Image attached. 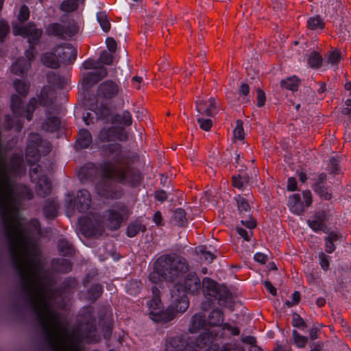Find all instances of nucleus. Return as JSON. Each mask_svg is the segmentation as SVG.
<instances>
[{"mask_svg": "<svg viewBox=\"0 0 351 351\" xmlns=\"http://www.w3.org/2000/svg\"><path fill=\"white\" fill-rule=\"evenodd\" d=\"M38 320L53 351H83L82 342L97 341L92 322L86 330L69 332L60 319L59 313L52 306H32Z\"/></svg>", "mask_w": 351, "mask_h": 351, "instance_id": "nucleus-1", "label": "nucleus"}, {"mask_svg": "<svg viewBox=\"0 0 351 351\" xmlns=\"http://www.w3.org/2000/svg\"><path fill=\"white\" fill-rule=\"evenodd\" d=\"M130 125L132 124V116L128 111H124L122 114L112 117V125L106 126L99 132L98 148L102 152L111 153L121 152V146L117 141H123L127 139L125 130L118 125Z\"/></svg>", "mask_w": 351, "mask_h": 351, "instance_id": "nucleus-2", "label": "nucleus"}, {"mask_svg": "<svg viewBox=\"0 0 351 351\" xmlns=\"http://www.w3.org/2000/svg\"><path fill=\"white\" fill-rule=\"evenodd\" d=\"M188 269V263L184 258L164 255L154 263V270L149 274V279L156 284L164 280L173 281Z\"/></svg>", "mask_w": 351, "mask_h": 351, "instance_id": "nucleus-3", "label": "nucleus"}, {"mask_svg": "<svg viewBox=\"0 0 351 351\" xmlns=\"http://www.w3.org/2000/svg\"><path fill=\"white\" fill-rule=\"evenodd\" d=\"M99 171L104 179L130 186L138 185L141 180L139 173L121 163L103 162L99 165Z\"/></svg>", "mask_w": 351, "mask_h": 351, "instance_id": "nucleus-4", "label": "nucleus"}, {"mask_svg": "<svg viewBox=\"0 0 351 351\" xmlns=\"http://www.w3.org/2000/svg\"><path fill=\"white\" fill-rule=\"evenodd\" d=\"M13 34L14 35H20L27 38V40L31 47L25 51V57L27 60L19 59L12 65V71L17 75L23 73L27 71L31 65V60L34 58L36 53V49L32 47L39 39L41 35V31L36 29L33 25H14Z\"/></svg>", "mask_w": 351, "mask_h": 351, "instance_id": "nucleus-5", "label": "nucleus"}, {"mask_svg": "<svg viewBox=\"0 0 351 351\" xmlns=\"http://www.w3.org/2000/svg\"><path fill=\"white\" fill-rule=\"evenodd\" d=\"M77 50L70 44L56 45L44 53L40 60L42 63L51 68H57L62 63L71 62L75 60Z\"/></svg>", "mask_w": 351, "mask_h": 351, "instance_id": "nucleus-6", "label": "nucleus"}, {"mask_svg": "<svg viewBox=\"0 0 351 351\" xmlns=\"http://www.w3.org/2000/svg\"><path fill=\"white\" fill-rule=\"evenodd\" d=\"M203 291L206 296L218 300L220 306L231 308L232 301L230 293L224 287H218L217 283L208 278L202 281Z\"/></svg>", "mask_w": 351, "mask_h": 351, "instance_id": "nucleus-7", "label": "nucleus"}, {"mask_svg": "<svg viewBox=\"0 0 351 351\" xmlns=\"http://www.w3.org/2000/svg\"><path fill=\"white\" fill-rule=\"evenodd\" d=\"M223 315L219 310H213L209 315L207 324L209 326L217 327L215 329L217 332V337H222L223 335L224 330H228L233 335H238L239 334V330L236 328L231 326L228 324H224L221 325L223 322ZM210 330H213L211 328Z\"/></svg>", "mask_w": 351, "mask_h": 351, "instance_id": "nucleus-8", "label": "nucleus"}, {"mask_svg": "<svg viewBox=\"0 0 351 351\" xmlns=\"http://www.w3.org/2000/svg\"><path fill=\"white\" fill-rule=\"evenodd\" d=\"M36 105L37 100L35 98H32L26 106L25 110H23L20 96L12 95L11 97V107L13 114L16 118H19L24 115L28 121L30 120L32 117V114Z\"/></svg>", "mask_w": 351, "mask_h": 351, "instance_id": "nucleus-9", "label": "nucleus"}, {"mask_svg": "<svg viewBox=\"0 0 351 351\" xmlns=\"http://www.w3.org/2000/svg\"><path fill=\"white\" fill-rule=\"evenodd\" d=\"M127 90L112 81H106L100 84L98 88V95L104 98H113L117 97L123 99L126 96Z\"/></svg>", "mask_w": 351, "mask_h": 351, "instance_id": "nucleus-10", "label": "nucleus"}, {"mask_svg": "<svg viewBox=\"0 0 351 351\" xmlns=\"http://www.w3.org/2000/svg\"><path fill=\"white\" fill-rule=\"evenodd\" d=\"M91 202L90 195L87 190L83 189L77 192L74 199H70L67 204V208L70 210H77L80 213L88 210Z\"/></svg>", "mask_w": 351, "mask_h": 351, "instance_id": "nucleus-11", "label": "nucleus"}, {"mask_svg": "<svg viewBox=\"0 0 351 351\" xmlns=\"http://www.w3.org/2000/svg\"><path fill=\"white\" fill-rule=\"evenodd\" d=\"M234 143L230 152H252L251 147L245 145L243 141L245 133L243 128V122L237 120L233 131Z\"/></svg>", "mask_w": 351, "mask_h": 351, "instance_id": "nucleus-12", "label": "nucleus"}, {"mask_svg": "<svg viewBox=\"0 0 351 351\" xmlns=\"http://www.w3.org/2000/svg\"><path fill=\"white\" fill-rule=\"evenodd\" d=\"M51 151L50 144L47 141H43L38 134H32L29 136L26 154H41Z\"/></svg>", "mask_w": 351, "mask_h": 351, "instance_id": "nucleus-13", "label": "nucleus"}, {"mask_svg": "<svg viewBox=\"0 0 351 351\" xmlns=\"http://www.w3.org/2000/svg\"><path fill=\"white\" fill-rule=\"evenodd\" d=\"M40 169L41 167L40 165L35 166L34 165H32L30 168V176L32 180H37L36 190L38 195L45 196L49 194L51 191V183L46 176L38 178L37 174Z\"/></svg>", "mask_w": 351, "mask_h": 351, "instance_id": "nucleus-14", "label": "nucleus"}, {"mask_svg": "<svg viewBox=\"0 0 351 351\" xmlns=\"http://www.w3.org/2000/svg\"><path fill=\"white\" fill-rule=\"evenodd\" d=\"M175 287L176 290L180 289V293L184 294V293L187 292L195 294L199 291L201 283L195 274H190L184 278L182 283L176 284Z\"/></svg>", "mask_w": 351, "mask_h": 351, "instance_id": "nucleus-15", "label": "nucleus"}, {"mask_svg": "<svg viewBox=\"0 0 351 351\" xmlns=\"http://www.w3.org/2000/svg\"><path fill=\"white\" fill-rule=\"evenodd\" d=\"M237 202V208L239 213L243 215V217H249L248 219H242L241 223L249 229H252L256 227V221L251 217V209L247 200L245 197L238 195L235 198Z\"/></svg>", "mask_w": 351, "mask_h": 351, "instance_id": "nucleus-16", "label": "nucleus"}, {"mask_svg": "<svg viewBox=\"0 0 351 351\" xmlns=\"http://www.w3.org/2000/svg\"><path fill=\"white\" fill-rule=\"evenodd\" d=\"M206 322L205 319V315L202 313H195L193 315L191 319L189 325V331L191 333H197L200 330L204 329V332L202 333L197 339H198L205 332H209L210 331H213V334L214 337H217V332L215 330H210V328H206Z\"/></svg>", "mask_w": 351, "mask_h": 351, "instance_id": "nucleus-17", "label": "nucleus"}, {"mask_svg": "<svg viewBox=\"0 0 351 351\" xmlns=\"http://www.w3.org/2000/svg\"><path fill=\"white\" fill-rule=\"evenodd\" d=\"M170 307L175 311L176 315L178 313H184L189 308V301L184 294L180 293L179 289L172 290Z\"/></svg>", "mask_w": 351, "mask_h": 351, "instance_id": "nucleus-18", "label": "nucleus"}, {"mask_svg": "<svg viewBox=\"0 0 351 351\" xmlns=\"http://www.w3.org/2000/svg\"><path fill=\"white\" fill-rule=\"evenodd\" d=\"M128 214V210L125 206H121L119 210H110L108 211L106 225L110 230L118 229L121 223L123 217Z\"/></svg>", "mask_w": 351, "mask_h": 351, "instance_id": "nucleus-19", "label": "nucleus"}, {"mask_svg": "<svg viewBox=\"0 0 351 351\" xmlns=\"http://www.w3.org/2000/svg\"><path fill=\"white\" fill-rule=\"evenodd\" d=\"M216 108L217 103L213 98H210L208 100L198 99L195 101L197 114H200V116L212 117L215 114Z\"/></svg>", "mask_w": 351, "mask_h": 351, "instance_id": "nucleus-20", "label": "nucleus"}, {"mask_svg": "<svg viewBox=\"0 0 351 351\" xmlns=\"http://www.w3.org/2000/svg\"><path fill=\"white\" fill-rule=\"evenodd\" d=\"M213 332V331H210L202 335L197 339V345L202 348L208 347L209 351H217L218 346L215 343L217 337H214ZM219 351H231V350L228 346H224Z\"/></svg>", "mask_w": 351, "mask_h": 351, "instance_id": "nucleus-21", "label": "nucleus"}, {"mask_svg": "<svg viewBox=\"0 0 351 351\" xmlns=\"http://www.w3.org/2000/svg\"><path fill=\"white\" fill-rule=\"evenodd\" d=\"M47 30L51 35L72 36L78 32L79 27L75 23H69L65 29L61 25L56 23L49 25Z\"/></svg>", "mask_w": 351, "mask_h": 351, "instance_id": "nucleus-22", "label": "nucleus"}, {"mask_svg": "<svg viewBox=\"0 0 351 351\" xmlns=\"http://www.w3.org/2000/svg\"><path fill=\"white\" fill-rule=\"evenodd\" d=\"M150 318L156 322H167L176 317V313L170 306L163 311L162 308H156L149 312Z\"/></svg>", "mask_w": 351, "mask_h": 351, "instance_id": "nucleus-23", "label": "nucleus"}, {"mask_svg": "<svg viewBox=\"0 0 351 351\" xmlns=\"http://www.w3.org/2000/svg\"><path fill=\"white\" fill-rule=\"evenodd\" d=\"M327 215L324 211H319L312 216L307 221L309 227L315 232L324 230Z\"/></svg>", "mask_w": 351, "mask_h": 351, "instance_id": "nucleus-24", "label": "nucleus"}, {"mask_svg": "<svg viewBox=\"0 0 351 351\" xmlns=\"http://www.w3.org/2000/svg\"><path fill=\"white\" fill-rule=\"evenodd\" d=\"M188 346L182 337H175L167 341L165 351H186L189 348Z\"/></svg>", "mask_w": 351, "mask_h": 351, "instance_id": "nucleus-25", "label": "nucleus"}, {"mask_svg": "<svg viewBox=\"0 0 351 351\" xmlns=\"http://www.w3.org/2000/svg\"><path fill=\"white\" fill-rule=\"evenodd\" d=\"M97 194L106 199H117L121 197L122 192L119 190L112 191L104 184L99 183L96 186Z\"/></svg>", "mask_w": 351, "mask_h": 351, "instance_id": "nucleus-26", "label": "nucleus"}, {"mask_svg": "<svg viewBox=\"0 0 351 351\" xmlns=\"http://www.w3.org/2000/svg\"><path fill=\"white\" fill-rule=\"evenodd\" d=\"M288 206L291 211L296 215H300L304 211V206L299 194H293L289 197Z\"/></svg>", "mask_w": 351, "mask_h": 351, "instance_id": "nucleus-27", "label": "nucleus"}, {"mask_svg": "<svg viewBox=\"0 0 351 351\" xmlns=\"http://www.w3.org/2000/svg\"><path fill=\"white\" fill-rule=\"evenodd\" d=\"M92 137L90 132L86 130H81L75 146L77 149L86 148L90 145Z\"/></svg>", "mask_w": 351, "mask_h": 351, "instance_id": "nucleus-28", "label": "nucleus"}, {"mask_svg": "<svg viewBox=\"0 0 351 351\" xmlns=\"http://www.w3.org/2000/svg\"><path fill=\"white\" fill-rule=\"evenodd\" d=\"M233 186L239 189L245 188L250 182V176L240 173L237 176L232 177Z\"/></svg>", "mask_w": 351, "mask_h": 351, "instance_id": "nucleus-29", "label": "nucleus"}, {"mask_svg": "<svg viewBox=\"0 0 351 351\" xmlns=\"http://www.w3.org/2000/svg\"><path fill=\"white\" fill-rule=\"evenodd\" d=\"M153 298L148 302V306L149 312L156 308H161V300L159 298L160 291L156 287H153L152 289Z\"/></svg>", "mask_w": 351, "mask_h": 351, "instance_id": "nucleus-30", "label": "nucleus"}, {"mask_svg": "<svg viewBox=\"0 0 351 351\" xmlns=\"http://www.w3.org/2000/svg\"><path fill=\"white\" fill-rule=\"evenodd\" d=\"M60 125V121L57 117L48 118L43 124V128L46 131L53 132L56 130Z\"/></svg>", "mask_w": 351, "mask_h": 351, "instance_id": "nucleus-31", "label": "nucleus"}, {"mask_svg": "<svg viewBox=\"0 0 351 351\" xmlns=\"http://www.w3.org/2000/svg\"><path fill=\"white\" fill-rule=\"evenodd\" d=\"M298 84L299 80L295 76L288 77L286 80H283L281 81V86L285 88L290 90L291 91H295L297 90Z\"/></svg>", "mask_w": 351, "mask_h": 351, "instance_id": "nucleus-32", "label": "nucleus"}, {"mask_svg": "<svg viewBox=\"0 0 351 351\" xmlns=\"http://www.w3.org/2000/svg\"><path fill=\"white\" fill-rule=\"evenodd\" d=\"M322 58L317 52H311L307 56L308 64L312 68H317L322 63Z\"/></svg>", "mask_w": 351, "mask_h": 351, "instance_id": "nucleus-33", "label": "nucleus"}, {"mask_svg": "<svg viewBox=\"0 0 351 351\" xmlns=\"http://www.w3.org/2000/svg\"><path fill=\"white\" fill-rule=\"evenodd\" d=\"M145 228L143 227L142 224L138 221H135L134 223H131L128 227L127 233L128 237H135L140 231L144 230Z\"/></svg>", "mask_w": 351, "mask_h": 351, "instance_id": "nucleus-34", "label": "nucleus"}, {"mask_svg": "<svg viewBox=\"0 0 351 351\" xmlns=\"http://www.w3.org/2000/svg\"><path fill=\"white\" fill-rule=\"evenodd\" d=\"M307 24L308 27L313 30L322 29L324 27V22L318 16L311 17L308 20Z\"/></svg>", "mask_w": 351, "mask_h": 351, "instance_id": "nucleus-35", "label": "nucleus"}, {"mask_svg": "<svg viewBox=\"0 0 351 351\" xmlns=\"http://www.w3.org/2000/svg\"><path fill=\"white\" fill-rule=\"evenodd\" d=\"M57 205L54 202H51L44 206V213L47 218H53L57 214Z\"/></svg>", "mask_w": 351, "mask_h": 351, "instance_id": "nucleus-36", "label": "nucleus"}, {"mask_svg": "<svg viewBox=\"0 0 351 351\" xmlns=\"http://www.w3.org/2000/svg\"><path fill=\"white\" fill-rule=\"evenodd\" d=\"M84 1V0H65L60 5L61 10L65 12L73 11L76 9L78 3Z\"/></svg>", "mask_w": 351, "mask_h": 351, "instance_id": "nucleus-37", "label": "nucleus"}, {"mask_svg": "<svg viewBox=\"0 0 351 351\" xmlns=\"http://www.w3.org/2000/svg\"><path fill=\"white\" fill-rule=\"evenodd\" d=\"M204 117L197 114V121L202 130L208 131L213 125V121L210 118H204Z\"/></svg>", "mask_w": 351, "mask_h": 351, "instance_id": "nucleus-38", "label": "nucleus"}, {"mask_svg": "<svg viewBox=\"0 0 351 351\" xmlns=\"http://www.w3.org/2000/svg\"><path fill=\"white\" fill-rule=\"evenodd\" d=\"M97 19L99 23L101 29L104 32L109 31L110 28V23L107 19V16L105 12H99L97 14Z\"/></svg>", "mask_w": 351, "mask_h": 351, "instance_id": "nucleus-39", "label": "nucleus"}, {"mask_svg": "<svg viewBox=\"0 0 351 351\" xmlns=\"http://www.w3.org/2000/svg\"><path fill=\"white\" fill-rule=\"evenodd\" d=\"M294 343L300 348H304L307 343L308 338L300 335L295 330L293 331Z\"/></svg>", "mask_w": 351, "mask_h": 351, "instance_id": "nucleus-40", "label": "nucleus"}, {"mask_svg": "<svg viewBox=\"0 0 351 351\" xmlns=\"http://www.w3.org/2000/svg\"><path fill=\"white\" fill-rule=\"evenodd\" d=\"M313 189L322 198L328 200L331 198V193L328 191L327 188L324 186L313 185Z\"/></svg>", "mask_w": 351, "mask_h": 351, "instance_id": "nucleus-41", "label": "nucleus"}, {"mask_svg": "<svg viewBox=\"0 0 351 351\" xmlns=\"http://www.w3.org/2000/svg\"><path fill=\"white\" fill-rule=\"evenodd\" d=\"M197 253L200 256V258L203 259L208 263L211 262L214 258L215 256L210 252L206 250L204 246H200L197 250Z\"/></svg>", "mask_w": 351, "mask_h": 351, "instance_id": "nucleus-42", "label": "nucleus"}, {"mask_svg": "<svg viewBox=\"0 0 351 351\" xmlns=\"http://www.w3.org/2000/svg\"><path fill=\"white\" fill-rule=\"evenodd\" d=\"M173 219L178 225L184 226L186 222L185 211L182 208L176 209L173 213Z\"/></svg>", "mask_w": 351, "mask_h": 351, "instance_id": "nucleus-43", "label": "nucleus"}, {"mask_svg": "<svg viewBox=\"0 0 351 351\" xmlns=\"http://www.w3.org/2000/svg\"><path fill=\"white\" fill-rule=\"evenodd\" d=\"M318 258H319V263L321 267L325 271L328 270L329 267H330V257L329 256L326 255L323 252H321L318 254Z\"/></svg>", "mask_w": 351, "mask_h": 351, "instance_id": "nucleus-44", "label": "nucleus"}, {"mask_svg": "<svg viewBox=\"0 0 351 351\" xmlns=\"http://www.w3.org/2000/svg\"><path fill=\"white\" fill-rule=\"evenodd\" d=\"M14 88L19 95H23L27 93L29 85L23 81L17 80L14 82Z\"/></svg>", "mask_w": 351, "mask_h": 351, "instance_id": "nucleus-45", "label": "nucleus"}, {"mask_svg": "<svg viewBox=\"0 0 351 351\" xmlns=\"http://www.w3.org/2000/svg\"><path fill=\"white\" fill-rule=\"evenodd\" d=\"M101 292V285H95L88 291V298L91 300H95L100 296Z\"/></svg>", "mask_w": 351, "mask_h": 351, "instance_id": "nucleus-46", "label": "nucleus"}, {"mask_svg": "<svg viewBox=\"0 0 351 351\" xmlns=\"http://www.w3.org/2000/svg\"><path fill=\"white\" fill-rule=\"evenodd\" d=\"M52 101V93L49 90H42L40 93V103L46 106Z\"/></svg>", "mask_w": 351, "mask_h": 351, "instance_id": "nucleus-47", "label": "nucleus"}, {"mask_svg": "<svg viewBox=\"0 0 351 351\" xmlns=\"http://www.w3.org/2000/svg\"><path fill=\"white\" fill-rule=\"evenodd\" d=\"M340 53L337 49H334L328 56V62L332 65L336 64L340 60Z\"/></svg>", "mask_w": 351, "mask_h": 351, "instance_id": "nucleus-48", "label": "nucleus"}, {"mask_svg": "<svg viewBox=\"0 0 351 351\" xmlns=\"http://www.w3.org/2000/svg\"><path fill=\"white\" fill-rule=\"evenodd\" d=\"M328 170L331 173L337 175L339 174L341 171L340 167L339 165V161L335 158H332L330 160Z\"/></svg>", "mask_w": 351, "mask_h": 351, "instance_id": "nucleus-49", "label": "nucleus"}, {"mask_svg": "<svg viewBox=\"0 0 351 351\" xmlns=\"http://www.w3.org/2000/svg\"><path fill=\"white\" fill-rule=\"evenodd\" d=\"M58 248L61 253L66 256L71 252V247L70 244L66 241H60L58 243Z\"/></svg>", "mask_w": 351, "mask_h": 351, "instance_id": "nucleus-50", "label": "nucleus"}, {"mask_svg": "<svg viewBox=\"0 0 351 351\" xmlns=\"http://www.w3.org/2000/svg\"><path fill=\"white\" fill-rule=\"evenodd\" d=\"M292 324L297 328H306V325L303 319L297 313L292 315Z\"/></svg>", "mask_w": 351, "mask_h": 351, "instance_id": "nucleus-51", "label": "nucleus"}, {"mask_svg": "<svg viewBox=\"0 0 351 351\" xmlns=\"http://www.w3.org/2000/svg\"><path fill=\"white\" fill-rule=\"evenodd\" d=\"M141 289V282L138 281L130 282L128 286V292L130 295H136Z\"/></svg>", "mask_w": 351, "mask_h": 351, "instance_id": "nucleus-52", "label": "nucleus"}, {"mask_svg": "<svg viewBox=\"0 0 351 351\" xmlns=\"http://www.w3.org/2000/svg\"><path fill=\"white\" fill-rule=\"evenodd\" d=\"M113 57L110 53L103 51L99 57V61L102 64H110L112 62Z\"/></svg>", "mask_w": 351, "mask_h": 351, "instance_id": "nucleus-53", "label": "nucleus"}, {"mask_svg": "<svg viewBox=\"0 0 351 351\" xmlns=\"http://www.w3.org/2000/svg\"><path fill=\"white\" fill-rule=\"evenodd\" d=\"M300 299V293L298 291H295L292 294V300L291 301L287 300L285 302V304L288 307H291V306L297 304L299 302Z\"/></svg>", "mask_w": 351, "mask_h": 351, "instance_id": "nucleus-54", "label": "nucleus"}, {"mask_svg": "<svg viewBox=\"0 0 351 351\" xmlns=\"http://www.w3.org/2000/svg\"><path fill=\"white\" fill-rule=\"evenodd\" d=\"M28 17H29L28 8L25 5H23L21 8L19 13V16H18L19 20L21 21H23L27 20L28 19Z\"/></svg>", "mask_w": 351, "mask_h": 351, "instance_id": "nucleus-55", "label": "nucleus"}, {"mask_svg": "<svg viewBox=\"0 0 351 351\" xmlns=\"http://www.w3.org/2000/svg\"><path fill=\"white\" fill-rule=\"evenodd\" d=\"M257 106L262 107L265 104V93L260 88L257 89Z\"/></svg>", "mask_w": 351, "mask_h": 351, "instance_id": "nucleus-56", "label": "nucleus"}, {"mask_svg": "<svg viewBox=\"0 0 351 351\" xmlns=\"http://www.w3.org/2000/svg\"><path fill=\"white\" fill-rule=\"evenodd\" d=\"M8 25L5 21H0V40L3 41V39L8 33Z\"/></svg>", "mask_w": 351, "mask_h": 351, "instance_id": "nucleus-57", "label": "nucleus"}, {"mask_svg": "<svg viewBox=\"0 0 351 351\" xmlns=\"http://www.w3.org/2000/svg\"><path fill=\"white\" fill-rule=\"evenodd\" d=\"M237 233L241 237H243L245 241L250 240V235L252 234L251 231H247L245 229L240 228V227L237 228Z\"/></svg>", "mask_w": 351, "mask_h": 351, "instance_id": "nucleus-58", "label": "nucleus"}, {"mask_svg": "<svg viewBox=\"0 0 351 351\" xmlns=\"http://www.w3.org/2000/svg\"><path fill=\"white\" fill-rule=\"evenodd\" d=\"M303 199L306 204V206L308 207L312 203V194L309 190L303 191Z\"/></svg>", "mask_w": 351, "mask_h": 351, "instance_id": "nucleus-59", "label": "nucleus"}, {"mask_svg": "<svg viewBox=\"0 0 351 351\" xmlns=\"http://www.w3.org/2000/svg\"><path fill=\"white\" fill-rule=\"evenodd\" d=\"M106 46L110 52H114L116 49L117 43L115 40L112 38H107L106 40Z\"/></svg>", "mask_w": 351, "mask_h": 351, "instance_id": "nucleus-60", "label": "nucleus"}, {"mask_svg": "<svg viewBox=\"0 0 351 351\" xmlns=\"http://www.w3.org/2000/svg\"><path fill=\"white\" fill-rule=\"evenodd\" d=\"M326 244H325V250L327 253H332L335 250V245L334 242L330 241L327 239H325Z\"/></svg>", "mask_w": 351, "mask_h": 351, "instance_id": "nucleus-61", "label": "nucleus"}, {"mask_svg": "<svg viewBox=\"0 0 351 351\" xmlns=\"http://www.w3.org/2000/svg\"><path fill=\"white\" fill-rule=\"evenodd\" d=\"M97 118H103L108 115V109L106 107H101L94 112Z\"/></svg>", "mask_w": 351, "mask_h": 351, "instance_id": "nucleus-62", "label": "nucleus"}, {"mask_svg": "<svg viewBox=\"0 0 351 351\" xmlns=\"http://www.w3.org/2000/svg\"><path fill=\"white\" fill-rule=\"evenodd\" d=\"M95 74L93 72H88L86 74V76L84 77V81L86 83V86H89L91 84L96 82L98 79H92Z\"/></svg>", "mask_w": 351, "mask_h": 351, "instance_id": "nucleus-63", "label": "nucleus"}, {"mask_svg": "<svg viewBox=\"0 0 351 351\" xmlns=\"http://www.w3.org/2000/svg\"><path fill=\"white\" fill-rule=\"evenodd\" d=\"M254 260L261 264H265L267 260V257L265 254L258 252L254 254Z\"/></svg>", "mask_w": 351, "mask_h": 351, "instance_id": "nucleus-64", "label": "nucleus"}]
</instances>
